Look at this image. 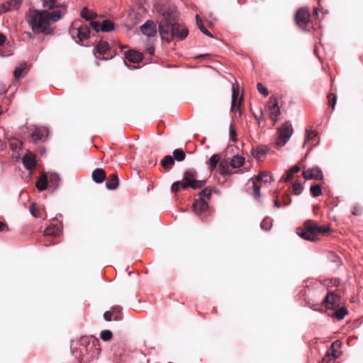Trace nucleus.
<instances>
[{
  "label": "nucleus",
  "mask_w": 363,
  "mask_h": 363,
  "mask_svg": "<svg viewBox=\"0 0 363 363\" xmlns=\"http://www.w3.org/2000/svg\"><path fill=\"white\" fill-rule=\"evenodd\" d=\"M196 24L198 26V28H199L201 32L208 37L213 38V35L211 33V32H209L205 28V26H203V24L202 23L201 18L199 17V16L198 14H196Z\"/></svg>",
  "instance_id": "32"
},
{
  "label": "nucleus",
  "mask_w": 363,
  "mask_h": 363,
  "mask_svg": "<svg viewBox=\"0 0 363 363\" xmlns=\"http://www.w3.org/2000/svg\"><path fill=\"white\" fill-rule=\"evenodd\" d=\"M21 4V0H10L0 4V13L18 10Z\"/></svg>",
  "instance_id": "14"
},
{
  "label": "nucleus",
  "mask_w": 363,
  "mask_h": 363,
  "mask_svg": "<svg viewBox=\"0 0 363 363\" xmlns=\"http://www.w3.org/2000/svg\"><path fill=\"white\" fill-rule=\"evenodd\" d=\"M47 174L48 177V184H50V186L54 189L57 188L60 181V176L55 172H50Z\"/></svg>",
  "instance_id": "25"
},
{
  "label": "nucleus",
  "mask_w": 363,
  "mask_h": 363,
  "mask_svg": "<svg viewBox=\"0 0 363 363\" xmlns=\"http://www.w3.org/2000/svg\"><path fill=\"white\" fill-rule=\"evenodd\" d=\"M66 13L65 6L50 13L31 7L26 13L25 21L34 34L51 35L55 28L52 23L58 21Z\"/></svg>",
  "instance_id": "1"
},
{
  "label": "nucleus",
  "mask_w": 363,
  "mask_h": 363,
  "mask_svg": "<svg viewBox=\"0 0 363 363\" xmlns=\"http://www.w3.org/2000/svg\"><path fill=\"white\" fill-rule=\"evenodd\" d=\"M228 169H229V167H228V163L227 161L223 160L220 162V164L218 165V169H219L220 174H228Z\"/></svg>",
  "instance_id": "41"
},
{
  "label": "nucleus",
  "mask_w": 363,
  "mask_h": 363,
  "mask_svg": "<svg viewBox=\"0 0 363 363\" xmlns=\"http://www.w3.org/2000/svg\"><path fill=\"white\" fill-rule=\"evenodd\" d=\"M22 163L24 167L29 170L30 172L32 169L35 167L36 160L33 154L28 152L22 158Z\"/></svg>",
  "instance_id": "16"
},
{
  "label": "nucleus",
  "mask_w": 363,
  "mask_h": 363,
  "mask_svg": "<svg viewBox=\"0 0 363 363\" xmlns=\"http://www.w3.org/2000/svg\"><path fill=\"white\" fill-rule=\"evenodd\" d=\"M186 155L182 149H175L173 152V158L177 162L184 160Z\"/></svg>",
  "instance_id": "36"
},
{
  "label": "nucleus",
  "mask_w": 363,
  "mask_h": 363,
  "mask_svg": "<svg viewBox=\"0 0 363 363\" xmlns=\"http://www.w3.org/2000/svg\"><path fill=\"white\" fill-rule=\"evenodd\" d=\"M257 88L258 91L263 94L264 96H267L269 94L268 89L263 86L262 83H258L257 85Z\"/></svg>",
  "instance_id": "47"
},
{
  "label": "nucleus",
  "mask_w": 363,
  "mask_h": 363,
  "mask_svg": "<svg viewBox=\"0 0 363 363\" xmlns=\"http://www.w3.org/2000/svg\"><path fill=\"white\" fill-rule=\"evenodd\" d=\"M318 228L320 229L318 230V235L325 234L330 230V228L327 226H318Z\"/></svg>",
  "instance_id": "51"
},
{
  "label": "nucleus",
  "mask_w": 363,
  "mask_h": 363,
  "mask_svg": "<svg viewBox=\"0 0 363 363\" xmlns=\"http://www.w3.org/2000/svg\"><path fill=\"white\" fill-rule=\"evenodd\" d=\"M142 33L148 37H153L157 33V27L154 21L147 20L143 25L140 26Z\"/></svg>",
  "instance_id": "11"
},
{
  "label": "nucleus",
  "mask_w": 363,
  "mask_h": 363,
  "mask_svg": "<svg viewBox=\"0 0 363 363\" xmlns=\"http://www.w3.org/2000/svg\"><path fill=\"white\" fill-rule=\"evenodd\" d=\"M295 21L298 26H306L310 21V13L308 9L301 8L295 14Z\"/></svg>",
  "instance_id": "10"
},
{
  "label": "nucleus",
  "mask_w": 363,
  "mask_h": 363,
  "mask_svg": "<svg viewBox=\"0 0 363 363\" xmlns=\"http://www.w3.org/2000/svg\"><path fill=\"white\" fill-rule=\"evenodd\" d=\"M272 226V220L269 218H264L260 223V227L263 230L267 231L271 229Z\"/></svg>",
  "instance_id": "37"
},
{
  "label": "nucleus",
  "mask_w": 363,
  "mask_h": 363,
  "mask_svg": "<svg viewBox=\"0 0 363 363\" xmlns=\"http://www.w3.org/2000/svg\"><path fill=\"white\" fill-rule=\"evenodd\" d=\"M179 184H180V182L179 181H177V182H175L172 184V191H179Z\"/></svg>",
  "instance_id": "54"
},
{
  "label": "nucleus",
  "mask_w": 363,
  "mask_h": 363,
  "mask_svg": "<svg viewBox=\"0 0 363 363\" xmlns=\"http://www.w3.org/2000/svg\"><path fill=\"white\" fill-rule=\"evenodd\" d=\"M121 308L120 306H114L111 308V313L112 314H116V315L113 318L114 320H121L120 313L121 312Z\"/></svg>",
  "instance_id": "44"
},
{
  "label": "nucleus",
  "mask_w": 363,
  "mask_h": 363,
  "mask_svg": "<svg viewBox=\"0 0 363 363\" xmlns=\"http://www.w3.org/2000/svg\"><path fill=\"white\" fill-rule=\"evenodd\" d=\"M69 33L77 44L84 45L83 42L89 37L90 30L86 25L76 27L74 23L69 28Z\"/></svg>",
  "instance_id": "5"
},
{
  "label": "nucleus",
  "mask_w": 363,
  "mask_h": 363,
  "mask_svg": "<svg viewBox=\"0 0 363 363\" xmlns=\"http://www.w3.org/2000/svg\"><path fill=\"white\" fill-rule=\"evenodd\" d=\"M90 26L91 28L96 32L99 33V31H101V23L99 21H91L90 22Z\"/></svg>",
  "instance_id": "49"
},
{
  "label": "nucleus",
  "mask_w": 363,
  "mask_h": 363,
  "mask_svg": "<svg viewBox=\"0 0 363 363\" xmlns=\"http://www.w3.org/2000/svg\"><path fill=\"white\" fill-rule=\"evenodd\" d=\"M26 67V64H20L14 71V76L16 79L20 78L23 72L25 70Z\"/></svg>",
  "instance_id": "42"
},
{
  "label": "nucleus",
  "mask_w": 363,
  "mask_h": 363,
  "mask_svg": "<svg viewBox=\"0 0 363 363\" xmlns=\"http://www.w3.org/2000/svg\"><path fill=\"white\" fill-rule=\"evenodd\" d=\"M199 199L195 200L192 204L193 211L199 218H204L210 214L208 201L211 195V190L208 188L203 189L199 193Z\"/></svg>",
  "instance_id": "4"
},
{
  "label": "nucleus",
  "mask_w": 363,
  "mask_h": 363,
  "mask_svg": "<svg viewBox=\"0 0 363 363\" xmlns=\"http://www.w3.org/2000/svg\"><path fill=\"white\" fill-rule=\"evenodd\" d=\"M317 138V133L312 129L311 126L306 128V135L304 140V145L311 141H313Z\"/></svg>",
  "instance_id": "26"
},
{
  "label": "nucleus",
  "mask_w": 363,
  "mask_h": 363,
  "mask_svg": "<svg viewBox=\"0 0 363 363\" xmlns=\"http://www.w3.org/2000/svg\"><path fill=\"white\" fill-rule=\"evenodd\" d=\"M100 337L104 341H108L112 337V333L109 330H102L100 333Z\"/></svg>",
  "instance_id": "43"
},
{
  "label": "nucleus",
  "mask_w": 363,
  "mask_h": 363,
  "mask_svg": "<svg viewBox=\"0 0 363 363\" xmlns=\"http://www.w3.org/2000/svg\"><path fill=\"white\" fill-rule=\"evenodd\" d=\"M267 107L269 111L271 120L276 123L278 121V116L280 115L281 112L275 97L272 96L269 98L267 104Z\"/></svg>",
  "instance_id": "9"
},
{
  "label": "nucleus",
  "mask_w": 363,
  "mask_h": 363,
  "mask_svg": "<svg viewBox=\"0 0 363 363\" xmlns=\"http://www.w3.org/2000/svg\"><path fill=\"white\" fill-rule=\"evenodd\" d=\"M196 178V172L195 171H186L184 174L183 179L191 184L194 189H201L206 182L204 180H198Z\"/></svg>",
  "instance_id": "7"
},
{
  "label": "nucleus",
  "mask_w": 363,
  "mask_h": 363,
  "mask_svg": "<svg viewBox=\"0 0 363 363\" xmlns=\"http://www.w3.org/2000/svg\"><path fill=\"white\" fill-rule=\"evenodd\" d=\"M229 137L230 140L233 142H236L237 138H236V132L234 129L233 125L231 124L229 127Z\"/></svg>",
  "instance_id": "46"
},
{
  "label": "nucleus",
  "mask_w": 363,
  "mask_h": 363,
  "mask_svg": "<svg viewBox=\"0 0 363 363\" xmlns=\"http://www.w3.org/2000/svg\"><path fill=\"white\" fill-rule=\"evenodd\" d=\"M296 233L303 239L311 242H314L317 239V238L315 237V235L311 234V233L308 232L306 230L301 227H298L296 228Z\"/></svg>",
  "instance_id": "22"
},
{
  "label": "nucleus",
  "mask_w": 363,
  "mask_h": 363,
  "mask_svg": "<svg viewBox=\"0 0 363 363\" xmlns=\"http://www.w3.org/2000/svg\"><path fill=\"white\" fill-rule=\"evenodd\" d=\"M101 350L99 347L97 341L89 342L86 345L80 344L76 351H73V354L76 358H78L81 363H89L90 362L97 359L100 354Z\"/></svg>",
  "instance_id": "3"
},
{
  "label": "nucleus",
  "mask_w": 363,
  "mask_h": 363,
  "mask_svg": "<svg viewBox=\"0 0 363 363\" xmlns=\"http://www.w3.org/2000/svg\"><path fill=\"white\" fill-rule=\"evenodd\" d=\"M9 146L13 152H16L20 150L22 146V143L18 140L17 138H11L9 139Z\"/></svg>",
  "instance_id": "35"
},
{
  "label": "nucleus",
  "mask_w": 363,
  "mask_h": 363,
  "mask_svg": "<svg viewBox=\"0 0 363 363\" xmlns=\"http://www.w3.org/2000/svg\"><path fill=\"white\" fill-rule=\"evenodd\" d=\"M164 20L159 23L158 31L162 40L170 41L173 38L184 39L189 33L187 28H180L179 23L173 21L177 17L176 8L170 6L167 10H161Z\"/></svg>",
  "instance_id": "2"
},
{
  "label": "nucleus",
  "mask_w": 363,
  "mask_h": 363,
  "mask_svg": "<svg viewBox=\"0 0 363 363\" xmlns=\"http://www.w3.org/2000/svg\"><path fill=\"white\" fill-rule=\"evenodd\" d=\"M179 186H181L182 189H186L188 187H191V184H190L189 182H187L186 181L183 179L182 182H180Z\"/></svg>",
  "instance_id": "55"
},
{
  "label": "nucleus",
  "mask_w": 363,
  "mask_h": 363,
  "mask_svg": "<svg viewBox=\"0 0 363 363\" xmlns=\"http://www.w3.org/2000/svg\"><path fill=\"white\" fill-rule=\"evenodd\" d=\"M303 176L306 180H322L323 179V174L321 169L318 167L304 171L303 172Z\"/></svg>",
  "instance_id": "13"
},
{
  "label": "nucleus",
  "mask_w": 363,
  "mask_h": 363,
  "mask_svg": "<svg viewBox=\"0 0 363 363\" xmlns=\"http://www.w3.org/2000/svg\"><path fill=\"white\" fill-rule=\"evenodd\" d=\"M45 134L46 135V137L49 135V130L47 128H35L34 131L30 134V137L35 143L39 141L44 142Z\"/></svg>",
  "instance_id": "15"
},
{
  "label": "nucleus",
  "mask_w": 363,
  "mask_h": 363,
  "mask_svg": "<svg viewBox=\"0 0 363 363\" xmlns=\"http://www.w3.org/2000/svg\"><path fill=\"white\" fill-rule=\"evenodd\" d=\"M268 152V148L264 146L257 147L251 150V155L256 159H260L264 157Z\"/></svg>",
  "instance_id": "23"
},
{
  "label": "nucleus",
  "mask_w": 363,
  "mask_h": 363,
  "mask_svg": "<svg viewBox=\"0 0 363 363\" xmlns=\"http://www.w3.org/2000/svg\"><path fill=\"white\" fill-rule=\"evenodd\" d=\"M245 158L240 155H235L233 157V158L230 160V166L235 169L239 168L244 164Z\"/></svg>",
  "instance_id": "30"
},
{
  "label": "nucleus",
  "mask_w": 363,
  "mask_h": 363,
  "mask_svg": "<svg viewBox=\"0 0 363 363\" xmlns=\"http://www.w3.org/2000/svg\"><path fill=\"white\" fill-rule=\"evenodd\" d=\"M26 35L27 37L29 38V39H31L33 38V33L28 31V32H26Z\"/></svg>",
  "instance_id": "64"
},
{
  "label": "nucleus",
  "mask_w": 363,
  "mask_h": 363,
  "mask_svg": "<svg viewBox=\"0 0 363 363\" xmlns=\"http://www.w3.org/2000/svg\"><path fill=\"white\" fill-rule=\"evenodd\" d=\"M274 207H276V208H280V207H281V204H280L279 201L277 199H276V200L274 201Z\"/></svg>",
  "instance_id": "61"
},
{
  "label": "nucleus",
  "mask_w": 363,
  "mask_h": 363,
  "mask_svg": "<svg viewBox=\"0 0 363 363\" xmlns=\"http://www.w3.org/2000/svg\"><path fill=\"white\" fill-rule=\"evenodd\" d=\"M232 101H231V111H234L235 108L236 101L239 95V85L235 83L233 84L232 87Z\"/></svg>",
  "instance_id": "29"
},
{
  "label": "nucleus",
  "mask_w": 363,
  "mask_h": 363,
  "mask_svg": "<svg viewBox=\"0 0 363 363\" xmlns=\"http://www.w3.org/2000/svg\"><path fill=\"white\" fill-rule=\"evenodd\" d=\"M301 168L298 165H294V167H292L290 169H289V172H291V174H294V173H296V172H298L300 171Z\"/></svg>",
  "instance_id": "56"
},
{
  "label": "nucleus",
  "mask_w": 363,
  "mask_h": 363,
  "mask_svg": "<svg viewBox=\"0 0 363 363\" xmlns=\"http://www.w3.org/2000/svg\"><path fill=\"white\" fill-rule=\"evenodd\" d=\"M9 54L6 53L4 51L2 50V49L0 48V56L1 57H5L9 56Z\"/></svg>",
  "instance_id": "62"
},
{
  "label": "nucleus",
  "mask_w": 363,
  "mask_h": 363,
  "mask_svg": "<svg viewBox=\"0 0 363 363\" xmlns=\"http://www.w3.org/2000/svg\"><path fill=\"white\" fill-rule=\"evenodd\" d=\"M219 161V156L218 155H213L210 159H209V162H210V170L211 171H213V169H215V168L216 167L217 164H218V162Z\"/></svg>",
  "instance_id": "40"
},
{
  "label": "nucleus",
  "mask_w": 363,
  "mask_h": 363,
  "mask_svg": "<svg viewBox=\"0 0 363 363\" xmlns=\"http://www.w3.org/2000/svg\"><path fill=\"white\" fill-rule=\"evenodd\" d=\"M62 6H65L67 9L65 4H57L56 0H43V10L49 13L54 10L61 9Z\"/></svg>",
  "instance_id": "17"
},
{
  "label": "nucleus",
  "mask_w": 363,
  "mask_h": 363,
  "mask_svg": "<svg viewBox=\"0 0 363 363\" xmlns=\"http://www.w3.org/2000/svg\"><path fill=\"white\" fill-rule=\"evenodd\" d=\"M6 36L0 33V46L2 45L6 41Z\"/></svg>",
  "instance_id": "60"
},
{
  "label": "nucleus",
  "mask_w": 363,
  "mask_h": 363,
  "mask_svg": "<svg viewBox=\"0 0 363 363\" xmlns=\"http://www.w3.org/2000/svg\"><path fill=\"white\" fill-rule=\"evenodd\" d=\"M118 177L116 174H112L107 179L106 182V187L108 190H115L118 186Z\"/></svg>",
  "instance_id": "19"
},
{
  "label": "nucleus",
  "mask_w": 363,
  "mask_h": 363,
  "mask_svg": "<svg viewBox=\"0 0 363 363\" xmlns=\"http://www.w3.org/2000/svg\"><path fill=\"white\" fill-rule=\"evenodd\" d=\"M329 359H330V352H327V355L323 358L321 363H328L329 361Z\"/></svg>",
  "instance_id": "59"
},
{
  "label": "nucleus",
  "mask_w": 363,
  "mask_h": 363,
  "mask_svg": "<svg viewBox=\"0 0 363 363\" xmlns=\"http://www.w3.org/2000/svg\"><path fill=\"white\" fill-rule=\"evenodd\" d=\"M125 57L131 62L137 63L143 60V55L138 51L128 50L125 52Z\"/></svg>",
  "instance_id": "18"
},
{
  "label": "nucleus",
  "mask_w": 363,
  "mask_h": 363,
  "mask_svg": "<svg viewBox=\"0 0 363 363\" xmlns=\"http://www.w3.org/2000/svg\"><path fill=\"white\" fill-rule=\"evenodd\" d=\"M311 194L314 197H318L322 194V188L320 184H314L310 188Z\"/></svg>",
  "instance_id": "39"
},
{
  "label": "nucleus",
  "mask_w": 363,
  "mask_h": 363,
  "mask_svg": "<svg viewBox=\"0 0 363 363\" xmlns=\"http://www.w3.org/2000/svg\"><path fill=\"white\" fill-rule=\"evenodd\" d=\"M112 315L111 311H106L104 314V318L106 321H111L112 320Z\"/></svg>",
  "instance_id": "53"
},
{
  "label": "nucleus",
  "mask_w": 363,
  "mask_h": 363,
  "mask_svg": "<svg viewBox=\"0 0 363 363\" xmlns=\"http://www.w3.org/2000/svg\"><path fill=\"white\" fill-rule=\"evenodd\" d=\"M292 188H293V191H294V194L296 195L301 194V192H302V190H303V187L301 186V184L299 182H296L293 184Z\"/></svg>",
  "instance_id": "45"
},
{
  "label": "nucleus",
  "mask_w": 363,
  "mask_h": 363,
  "mask_svg": "<svg viewBox=\"0 0 363 363\" xmlns=\"http://www.w3.org/2000/svg\"><path fill=\"white\" fill-rule=\"evenodd\" d=\"M109 48H110V46L107 42L104 41V40H100L99 42L96 49H94L93 52H94V55L96 57V52L102 55V54L106 53V52L108 51L109 50Z\"/></svg>",
  "instance_id": "27"
},
{
  "label": "nucleus",
  "mask_w": 363,
  "mask_h": 363,
  "mask_svg": "<svg viewBox=\"0 0 363 363\" xmlns=\"http://www.w3.org/2000/svg\"><path fill=\"white\" fill-rule=\"evenodd\" d=\"M80 16L86 21H91L96 18L97 14L94 11L89 10L86 7H84L81 11Z\"/></svg>",
  "instance_id": "28"
},
{
  "label": "nucleus",
  "mask_w": 363,
  "mask_h": 363,
  "mask_svg": "<svg viewBox=\"0 0 363 363\" xmlns=\"http://www.w3.org/2000/svg\"><path fill=\"white\" fill-rule=\"evenodd\" d=\"M20 154L18 152V150H17L16 152H13V159L15 160V161H18L19 159H20Z\"/></svg>",
  "instance_id": "57"
},
{
  "label": "nucleus",
  "mask_w": 363,
  "mask_h": 363,
  "mask_svg": "<svg viewBox=\"0 0 363 363\" xmlns=\"http://www.w3.org/2000/svg\"><path fill=\"white\" fill-rule=\"evenodd\" d=\"M30 212L34 217H40V215L39 213H37L36 211L35 210V203H33L32 206L30 207Z\"/></svg>",
  "instance_id": "52"
},
{
  "label": "nucleus",
  "mask_w": 363,
  "mask_h": 363,
  "mask_svg": "<svg viewBox=\"0 0 363 363\" xmlns=\"http://www.w3.org/2000/svg\"><path fill=\"white\" fill-rule=\"evenodd\" d=\"M347 314V311L345 307L339 308L333 314V316L336 318L337 320H342Z\"/></svg>",
  "instance_id": "38"
},
{
  "label": "nucleus",
  "mask_w": 363,
  "mask_h": 363,
  "mask_svg": "<svg viewBox=\"0 0 363 363\" xmlns=\"http://www.w3.org/2000/svg\"><path fill=\"white\" fill-rule=\"evenodd\" d=\"M339 297L333 292H328L323 301V305L328 308H335L339 306Z\"/></svg>",
  "instance_id": "12"
},
{
  "label": "nucleus",
  "mask_w": 363,
  "mask_h": 363,
  "mask_svg": "<svg viewBox=\"0 0 363 363\" xmlns=\"http://www.w3.org/2000/svg\"><path fill=\"white\" fill-rule=\"evenodd\" d=\"M303 228L316 238L318 235V230L320 229L315 223L311 220H308L304 223Z\"/></svg>",
  "instance_id": "20"
},
{
  "label": "nucleus",
  "mask_w": 363,
  "mask_h": 363,
  "mask_svg": "<svg viewBox=\"0 0 363 363\" xmlns=\"http://www.w3.org/2000/svg\"><path fill=\"white\" fill-rule=\"evenodd\" d=\"M293 174H291V172H290L289 170L287 171L286 178L284 179V182H288L291 180Z\"/></svg>",
  "instance_id": "58"
},
{
  "label": "nucleus",
  "mask_w": 363,
  "mask_h": 363,
  "mask_svg": "<svg viewBox=\"0 0 363 363\" xmlns=\"http://www.w3.org/2000/svg\"><path fill=\"white\" fill-rule=\"evenodd\" d=\"M5 228L6 225L4 223L0 222V232L3 231Z\"/></svg>",
  "instance_id": "63"
},
{
  "label": "nucleus",
  "mask_w": 363,
  "mask_h": 363,
  "mask_svg": "<svg viewBox=\"0 0 363 363\" xmlns=\"http://www.w3.org/2000/svg\"><path fill=\"white\" fill-rule=\"evenodd\" d=\"M48 184V177L46 172H43L40 179L36 182V187L40 191H44L47 189Z\"/></svg>",
  "instance_id": "24"
},
{
  "label": "nucleus",
  "mask_w": 363,
  "mask_h": 363,
  "mask_svg": "<svg viewBox=\"0 0 363 363\" xmlns=\"http://www.w3.org/2000/svg\"><path fill=\"white\" fill-rule=\"evenodd\" d=\"M255 179L257 182L262 181L266 184L271 183L273 180L272 176L266 172H260Z\"/></svg>",
  "instance_id": "31"
},
{
  "label": "nucleus",
  "mask_w": 363,
  "mask_h": 363,
  "mask_svg": "<svg viewBox=\"0 0 363 363\" xmlns=\"http://www.w3.org/2000/svg\"><path fill=\"white\" fill-rule=\"evenodd\" d=\"M62 216L60 213L56 215L55 219L58 222L56 224H52L47 227L45 230V234L47 236H57L62 230V224L61 221Z\"/></svg>",
  "instance_id": "8"
},
{
  "label": "nucleus",
  "mask_w": 363,
  "mask_h": 363,
  "mask_svg": "<svg viewBox=\"0 0 363 363\" xmlns=\"http://www.w3.org/2000/svg\"><path fill=\"white\" fill-rule=\"evenodd\" d=\"M102 32H110L114 29V23L110 20H104L101 23Z\"/></svg>",
  "instance_id": "34"
},
{
  "label": "nucleus",
  "mask_w": 363,
  "mask_h": 363,
  "mask_svg": "<svg viewBox=\"0 0 363 363\" xmlns=\"http://www.w3.org/2000/svg\"><path fill=\"white\" fill-rule=\"evenodd\" d=\"M328 102L331 105L332 108L334 109L335 108V106L336 104V101H337V96H336V95L333 94H330L328 96Z\"/></svg>",
  "instance_id": "48"
},
{
  "label": "nucleus",
  "mask_w": 363,
  "mask_h": 363,
  "mask_svg": "<svg viewBox=\"0 0 363 363\" xmlns=\"http://www.w3.org/2000/svg\"><path fill=\"white\" fill-rule=\"evenodd\" d=\"M91 177L96 183L101 184L106 178V173L103 169L97 168L93 171Z\"/></svg>",
  "instance_id": "21"
},
{
  "label": "nucleus",
  "mask_w": 363,
  "mask_h": 363,
  "mask_svg": "<svg viewBox=\"0 0 363 363\" xmlns=\"http://www.w3.org/2000/svg\"><path fill=\"white\" fill-rule=\"evenodd\" d=\"M174 164V160L171 155L165 156L161 162L162 166L165 169H168Z\"/></svg>",
  "instance_id": "33"
},
{
  "label": "nucleus",
  "mask_w": 363,
  "mask_h": 363,
  "mask_svg": "<svg viewBox=\"0 0 363 363\" xmlns=\"http://www.w3.org/2000/svg\"><path fill=\"white\" fill-rule=\"evenodd\" d=\"M253 196L255 199H258L260 196V188L255 183L253 184Z\"/></svg>",
  "instance_id": "50"
},
{
  "label": "nucleus",
  "mask_w": 363,
  "mask_h": 363,
  "mask_svg": "<svg viewBox=\"0 0 363 363\" xmlns=\"http://www.w3.org/2000/svg\"><path fill=\"white\" fill-rule=\"evenodd\" d=\"M278 137L276 145L278 147L284 146L291 138L293 133V127L290 122H285L281 127L278 128Z\"/></svg>",
  "instance_id": "6"
}]
</instances>
